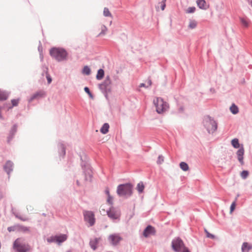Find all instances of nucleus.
Returning a JSON list of instances; mask_svg holds the SVG:
<instances>
[{"label": "nucleus", "mask_w": 252, "mask_h": 252, "mask_svg": "<svg viewBox=\"0 0 252 252\" xmlns=\"http://www.w3.org/2000/svg\"><path fill=\"white\" fill-rule=\"evenodd\" d=\"M13 248L17 252H29L31 250L30 245L23 243L21 238L15 240L13 243Z\"/></svg>", "instance_id": "nucleus-1"}, {"label": "nucleus", "mask_w": 252, "mask_h": 252, "mask_svg": "<svg viewBox=\"0 0 252 252\" xmlns=\"http://www.w3.org/2000/svg\"><path fill=\"white\" fill-rule=\"evenodd\" d=\"M132 186L130 184L120 185L117 187V193L120 196H129L132 193Z\"/></svg>", "instance_id": "nucleus-2"}, {"label": "nucleus", "mask_w": 252, "mask_h": 252, "mask_svg": "<svg viewBox=\"0 0 252 252\" xmlns=\"http://www.w3.org/2000/svg\"><path fill=\"white\" fill-rule=\"evenodd\" d=\"M51 56L58 61H63L66 58L67 53L63 49L53 48L50 51Z\"/></svg>", "instance_id": "nucleus-3"}, {"label": "nucleus", "mask_w": 252, "mask_h": 252, "mask_svg": "<svg viewBox=\"0 0 252 252\" xmlns=\"http://www.w3.org/2000/svg\"><path fill=\"white\" fill-rule=\"evenodd\" d=\"M154 103L156 108V111L158 114L164 113L169 107L168 103L160 97H157L154 99Z\"/></svg>", "instance_id": "nucleus-4"}, {"label": "nucleus", "mask_w": 252, "mask_h": 252, "mask_svg": "<svg viewBox=\"0 0 252 252\" xmlns=\"http://www.w3.org/2000/svg\"><path fill=\"white\" fill-rule=\"evenodd\" d=\"M203 124L209 133H213L217 128L216 122L208 116L204 118Z\"/></svg>", "instance_id": "nucleus-5"}, {"label": "nucleus", "mask_w": 252, "mask_h": 252, "mask_svg": "<svg viewBox=\"0 0 252 252\" xmlns=\"http://www.w3.org/2000/svg\"><path fill=\"white\" fill-rule=\"evenodd\" d=\"M172 248L176 252H179L183 251L184 248H187L184 245L183 241L179 238L173 240L172 242Z\"/></svg>", "instance_id": "nucleus-6"}, {"label": "nucleus", "mask_w": 252, "mask_h": 252, "mask_svg": "<svg viewBox=\"0 0 252 252\" xmlns=\"http://www.w3.org/2000/svg\"><path fill=\"white\" fill-rule=\"evenodd\" d=\"M106 213L109 218L113 220H119L121 216L120 211L114 207H111Z\"/></svg>", "instance_id": "nucleus-7"}, {"label": "nucleus", "mask_w": 252, "mask_h": 252, "mask_svg": "<svg viewBox=\"0 0 252 252\" xmlns=\"http://www.w3.org/2000/svg\"><path fill=\"white\" fill-rule=\"evenodd\" d=\"M84 218L91 226L94 224L95 222L94 214L91 211H85L84 213Z\"/></svg>", "instance_id": "nucleus-8"}, {"label": "nucleus", "mask_w": 252, "mask_h": 252, "mask_svg": "<svg viewBox=\"0 0 252 252\" xmlns=\"http://www.w3.org/2000/svg\"><path fill=\"white\" fill-rule=\"evenodd\" d=\"M109 240L113 245H116L121 241L122 238L119 234H114L109 236Z\"/></svg>", "instance_id": "nucleus-9"}, {"label": "nucleus", "mask_w": 252, "mask_h": 252, "mask_svg": "<svg viewBox=\"0 0 252 252\" xmlns=\"http://www.w3.org/2000/svg\"><path fill=\"white\" fill-rule=\"evenodd\" d=\"M156 230L155 228L151 225L148 226L143 232V235L145 237H148L150 235H155Z\"/></svg>", "instance_id": "nucleus-10"}, {"label": "nucleus", "mask_w": 252, "mask_h": 252, "mask_svg": "<svg viewBox=\"0 0 252 252\" xmlns=\"http://www.w3.org/2000/svg\"><path fill=\"white\" fill-rule=\"evenodd\" d=\"M111 84V81L109 76H107L104 82L100 85V88L102 90H107V89L109 91V89L107 88L110 86Z\"/></svg>", "instance_id": "nucleus-11"}, {"label": "nucleus", "mask_w": 252, "mask_h": 252, "mask_svg": "<svg viewBox=\"0 0 252 252\" xmlns=\"http://www.w3.org/2000/svg\"><path fill=\"white\" fill-rule=\"evenodd\" d=\"M45 92L42 91H40L39 92H36L35 94H32L31 96V97L29 100V101L31 102L35 99H37V98H39L40 97H42L45 95Z\"/></svg>", "instance_id": "nucleus-12"}, {"label": "nucleus", "mask_w": 252, "mask_h": 252, "mask_svg": "<svg viewBox=\"0 0 252 252\" xmlns=\"http://www.w3.org/2000/svg\"><path fill=\"white\" fill-rule=\"evenodd\" d=\"M244 154V150L243 147L241 148L237 152V156L238 159L242 165H243L244 164V161H243Z\"/></svg>", "instance_id": "nucleus-13"}, {"label": "nucleus", "mask_w": 252, "mask_h": 252, "mask_svg": "<svg viewBox=\"0 0 252 252\" xmlns=\"http://www.w3.org/2000/svg\"><path fill=\"white\" fill-rule=\"evenodd\" d=\"M252 249V245L247 242H245L242 246V252H248Z\"/></svg>", "instance_id": "nucleus-14"}, {"label": "nucleus", "mask_w": 252, "mask_h": 252, "mask_svg": "<svg viewBox=\"0 0 252 252\" xmlns=\"http://www.w3.org/2000/svg\"><path fill=\"white\" fill-rule=\"evenodd\" d=\"M18 231L22 233H29L30 232V227L18 224Z\"/></svg>", "instance_id": "nucleus-15"}, {"label": "nucleus", "mask_w": 252, "mask_h": 252, "mask_svg": "<svg viewBox=\"0 0 252 252\" xmlns=\"http://www.w3.org/2000/svg\"><path fill=\"white\" fill-rule=\"evenodd\" d=\"M67 238V236L66 234H61L59 236H56V242L60 244L65 241Z\"/></svg>", "instance_id": "nucleus-16"}, {"label": "nucleus", "mask_w": 252, "mask_h": 252, "mask_svg": "<svg viewBox=\"0 0 252 252\" xmlns=\"http://www.w3.org/2000/svg\"><path fill=\"white\" fill-rule=\"evenodd\" d=\"M196 2L197 5L201 9H206L208 8L205 0H197Z\"/></svg>", "instance_id": "nucleus-17"}, {"label": "nucleus", "mask_w": 252, "mask_h": 252, "mask_svg": "<svg viewBox=\"0 0 252 252\" xmlns=\"http://www.w3.org/2000/svg\"><path fill=\"white\" fill-rule=\"evenodd\" d=\"M9 96L8 93L0 89V101L6 100Z\"/></svg>", "instance_id": "nucleus-18"}, {"label": "nucleus", "mask_w": 252, "mask_h": 252, "mask_svg": "<svg viewBox=\"0 0 252 252\" xmlns=\"http://www.w3.org/2000/svg\"><path fill=\"white\" fill-rule=\"evenodd\" d=\"M13 164L10 161H8L6 163L4 166V169L8 174L12 170Z\"/></svg>", "instance_id": "nucleus-19"}, {"label": "nucleus", "mask_w": 252, "mask_h": 252, "mask_svg": "<svg viewBox=\"0 0 252 252\" xmlns=\"http://www.w3.org/2000/svg\"><path fill=\"white\" fill-rule=\"evenodd\" d=\"M109 126L108 124L105 123L101 127L100 131L102 134H106L108 132Z\"/></svg>", "instance_id": "nucleus-20"}, {"label": "nucleus", "mask_w": 252, "mask_h": 252, "mask_svg": "<svg viewBox=\"0 0 252 252\" xmlns=\"http://www.w3.org/2000/svg\"><path fill=\"white\" fill-rule=\"evenodd\" d=\"M98 242V239L97 238H95V239L91 241L90 244L91 248L94 250L96 249Z\"/></svg>", "instance_id": "nucleus-21"}, {"label": "nucleus", "mask_w": 252, "mask_h": 252, "mask_svg": "<svg viewBox=\"0 0 252 252\" xmlns=\"http://www.w3.org/2000/svg\"><path fill=\"white\" fill-rule=\"evenodd\" d=\"M104 72L102 69H100L98 70L96 74V79L98 80H101L104 76Z\"/></svg>", "instance_id": "nucleus-22"}, {"label": "nucleus", "mask_w": 252, "mask_h": 252, "mask_svg": "<svg viewBox=\"0 0 252 252\" xmlns=\"http://www.w3.org/2000/svg\"><path fill=\"white\" fill-rule=\"evenodd\" d=\"M240 21L241 22V24L243 26L245 27H248L249 26L250 21L247 18H241Z\"/></svg>", "instance_id": "nucleus-23"}, {"label": "nucleus", "mask_w": 252, "mask_h": 252, "mask_svg": "<svg viewBox=\"0 0 252 252\" xmlns=\"http://www.w3.org/2000/svg\"><path fill=\"white\" fill-rule=\"evenodd\" d=\"M231 144L235 148H238L240 147L239 140L237 138H234L231 141Z\"/></svg>", "instance_id": "nucleus-24"}, {"label": "nucleus", "mask_w": 252, "mask_h": 252, "mask_svg": "<svg viewBox=\"0 0 252 252\" xmlns=\"http://www.w3.org/2000/svg\"><path fill=\"white\" fill-rule=\"evenodd\" d=\"M180 168L185 171H187L189 170V167L187 163L184 162H181L180 164Z\"/></svg>", "instance_id": "nucleus-25"}, {"label": "nucleus", "mask_w": 252, "mask_h": 252, "mask_svg": "<svg viewBox=\"0 0 252 252\" xmlns=\"http://www.w3.org/2000/svg\"><path fill=\"white\" fill-rule=\"evenodd\" d=\"M144 188L145 187L143 183L142 182H140L137 184L136 189L140 193H141L143 191Z\"/></svg>", "instance_id": "nucleus-26"}, {"label": "nucleus", "mask_w": 252, "mask_h": 252, "mask_svg": "<svg viewBox=\"0 0 252 252\" xmlns=\"http://www.w3.org/2000/svg\"><path fill=\"white\" fill-rule=\"evenodd\" d=\"M230 110L231 112L234 114H236L238 112V108L237 106L234 104L231 105L230 108Z\"/></svg>", "instance_id": "nucleus-27"}, {"label": "nucleus", "mask_w": 252, "mask_h": 252, "mask_svg": "<svg viewBox=\"0 0 252 252\" xmlns=\"http://www.w3.org/2000/svg\"><path fill=\"white\" fill-rule=\"evenodd\" d=\"M197 26V22L194 20H191L189 22V28L193 29L196 28Z\"/></svg>", "instance_id": "nucleus-28"}, {"label": "nucleus", "mask_w": 252, "mask_h": 252, "mask_svg": "<svg viewBox=\"0 0 252 252\" xmlns=\"http://www.w3.org/2000/svg\"><path fill=\"white\" fill-rule=\"evenodd\" d=\"M7 230L9 232L12 231H18V224L8 227Z\"/></svg>", "instance_id": "nucleus-29"}, {"label": "nucleus", "mask_w": 252, "mask_h": 252, "mask_svg": "<svg viewBox=\"0 0 252 252\" xmlns=\"http://www.w3.org/2000/svg\"><path fill=\"white\" fill-rule=\"evenodd\" d=\"M83 73L86 75H89L91 73L90 68L87 66H84L83 69Z\"/></svg>", "instance_id": "nucleus-30"}, {"label": "nucleus", "mask_w": 252, "mask_h": 252, "mask_svg": "<svg viewBox=\"0 0 252 252\" xmlns=\"http://www.w3.org/2000/svg\"><path fill=\"white\" fill-rule=\"evenodd\" d=\"M103 14L105 16H106V17H111V14L108 8H106V7L104 8Z\"/></svg>", "instance_id": "nucleus-31"}, {"label": "nucleus", "mask_w": 252, "mask_h": 252, "mask_svg": "<svg viewBox=\"0 0 252 252\" xmlns=\"http://www.w3.org/2000/svg\"><path fill=\"white\" fill-rule=\"evenodd\" d=\"M47 241L48 243H51L52 242H56V236H51L47 239Z\"/></svg>", "instance_id": "nucleus-32"}, {"label": "nucleus", "mask_w": 252, "mask_h": 252, "mask_svg": "<svg viewBox=\"0 0 252 252\" xmlns=\"http://www.w3.org/2000/svg\"><path fill=\"white\" fill-rule=\"evenodd\" d=\"M236 201H234L233 202H232V203L231 204V206H230V214H232V212L234 211V210H235V207H236Z\"/></svg>", "instance_id": "nucleus-33"}, {"label": "nucleus", "mask_w": 252, "mask_h": 252, "mask_svg": "<svg viewBox=\"0 0 252 252\" xmlns=\"http://www.w3.org/2000/svg\"><path fill=\"white\" fill-rule=\"evenodd\" d=\"M19 102V99H14L11 100L12 106H16L18 105Z\"/></svg>", "instance_id": "nucleus-34"}, {"label": "nucleus", "mask_w": 252, "mask_h": 252, "mask_svg": "<svg viewBox=\"0 0 252 252\" xmlns=\"http://www.w3.org/2000/svg\"><path fill=\"white\" fill-rule=\"evenodd\" d=\"M249 174V172L247 171H243L241 172V176L243 179H246Z\"/></svg>", "instance_id": "nucleus-35"}, {"label": "nucleus", "mask_w": 252, "mask_h": 252, "mask_svg": "<svg viewBox=\"0 0 252 252\" xmlns=\"http://www.w3.org/2000/svg\"><path fill=\"white\" fill-rule=\"evenodd\" d=\"M195 8L194 7H189L187 10V13H193L195 11Z\"/></svg>", "instance_id": "nucleus-36"}, {"label": "nucleus", "mask_w": 252, "mask_h": 252, "mask_svg": "<svg viewBox=\"0 0 252 252\" xmlns=\"http://www.w3.org/2000/svg\"><path fill=\"white\" fill-rule=\"evenodd\" d=\"M101 29V32H100V34H104L107 30V28L105 26L102 25Z\"/></svg>", "instance_id": "nucleus-37"}, {"label": "nucleus", "mask_w": 252, "mask_h": 252, "mask_svg": "<svg viewBox=\"0 0 252 252\" xmlns=\"http://www.w3.org/2000/svg\"><path fill=\"white\" fill-rule=\"evenodd\" d=\"M113 197L111 196L110 195L109 196H108V198L107 199V202L108 203H109L110 205H112L113 204Z\"/></svg>", "instance_id": "nucleus-38"}, {"label": "nucleus", "mask_w": 252, "mask_h": 252, "mask_svg": "<svg viewBox=\"0 0 252 252\" xmlns=\"http://www.w3.org/2000/svg\"><path fill=\"white\" fill-rule=\"evenodd\" d=\"M84 91H85V92L86 93H87L89 95L90 97L93 98V95H92V93H91V92L90 91L89 88H88L87 87H85L84 88Z\"/></svg>", "instance_id": "nucleus-39"}, {"label": "nucleus", "mask_w": 252, "mask_h": 252, "mask_svg": "<svg viewBox=\"0 0 252 252\" xmlns=\"http://www.w3.org/2000/svg\"><path fill=\"white\" fill-rule=\"evenodd\" d=\"M164 160V158L162 156H159L158 158V159L157 160V163L158 164H161Z\"/></svg>", "instance_id": "nucleus-40"}, {"label": "nucleus", "mask_w": 252, "mask_h": 252, "mask_svg": "<svg viewBox=\"0 0 252 252\" xmlns=\"http://www.w3.org/2000/svg\"><path fill=\"white\" fill-rule=\"evenodd\" d=\"M165 1H166V0H163L160 3V6H161V9L162 10H163L165 9V6H166Z\"/></svg>", "instance_id": "nucleus-41"}, {"label": "nucleus", "mask_w": 252, "mask_h": 252, "mask_svg": "<svg viewBox=\"0 0 252 252\" xmlns=\"http://www.w3.org/2000/svg\"><path fill=\"white\" fill-rule=\"evenodd\" d=\"M206 233V235H207V237H208V238H211V239H214L215 238V236L214 235H213V234H210L208 231H207L206 230H205Z\"/></svg>", "instance_id": "nucleus-42"}, {"label": "nucleus", "mask_w": 252, "mask_h": 252, "mask_svg": "<svg viewBox=\"0 0 252 252\" xmlns=\"http://www.w3.org/2000/svg\"><path fill=\"white\" fill-rule=\"evenodd\" d=\"M46 78L48 81V83L49 84H50L52 82V78L47 72H46Z\"/></svg>", "instance_id": "nucleus-43"}, {"label": "nucleus", "mask_w": 252, "mask_h": 252, "mask_svg": "<svg viewBox=\"0 0 252 252\" xmlns=\"http://www.w3.org/2000/svg\"><path fill=\"white\" fill-rule=\"evenodd\" d=\"M151 84H152V81H151V80H149L148 81V86H146V87H149V86H150L151 85ZM140 87H146V86H145V84H144V83H142V84H140Z\"/></svg>", "instance_id": "nucleus-44"}, {"label": "nucleus", "mask_w": 252, "mask_h": 252, "mask_svg": "<svg viewBox=\"0 0 252 252\" xmlns=\"http://www.w3.org/2000/svg\"><path fill=\"white\" fill-rule=\"evenodd\" d=\"M100 212L101 213H105V212H106V211H105L104 208H103V206H101L100 207Z\"/></svg>", "instance_id": "nucleus-45"}, {"label": "nucleus", "mask_w": 252, "mask_h": 252, "mask_svg": "<svg viewBox=\"0 0 252 252\" xmlns=\"http://www.w3.org/2000/svg\"><path fill=\"white\" fill-rule=\"evenodd\" d=\"M105 193L107 195V196H109L110 194V192H109V190L108 189H106V190H105Z\"/></svg>", "instance_id": "nucleus-46"}, {"label": "nucleus", "mask_w": 252, "mask_h": 252, "mask_svg": "<svg viewBox=\"0 0 252 252\" xmlns=\"http://www.w3.org/2000/svg\"><path fill=\"white\" fill-rule=\"evenodd\" d=\"M182 252H190L188 248H184V250Z\"/></svg>", "instance_id": "nucleus-47"}, {"label": "nucleus", "mask_w": 252, "mask_h": 252, "mask_svg": "<svg viewBox=\"0 0 252 252\" xmlns=\"http://www.w3.org/2000/svg\"><path fill=\"white\" fill-rule=\"evenodd\" d=\"M3 195L1 192H0V200L2 198Z\"/></svg>", "instance_id": "nucleus-48"}, {"label": "nucleus", "mask_w": 252, "mask_h": 252, "mask_svg": "<svg viewBox=\"0 0 252 252\" xmlns=\"http://www.w3.org/2000/svg\"><path fill=\"white\" fill-rule=\"evenodd\" d=\"M13 129H14V131H16V127L15 126H14Z\"/></svg>", "instance_id": "nucleus-49"}]
</instances>
